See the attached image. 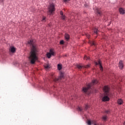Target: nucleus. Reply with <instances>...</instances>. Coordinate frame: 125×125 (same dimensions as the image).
<instances>
[{
    "label": "nucleus",
    "mask_w": 125,
    "mask_h": 125,
    "mask_svg": "<svg viewBox=\"0 0 125 125\" xmlns=\"http://www.w3.org/2000/svg\"><path fill=\"white\" fill-rule=\"evenodd\" d=\"M28 44H30L31 51L29 56V60L31 64H35L36 61L38 60V46L34 42L33 40H30L28 42Z\"/></svg>",
    "instance_id": "1"
},
{
    "label": "nucleus",
    "mask_w": 125,
    "mask_h": 125,
    "mask_svg": "<svg viewBox=\"0 0 125 125\" xmlns=\"http://www.w3.org/2000/svg\"><path fill=\"white\" fill-rule=\"evenodd\" d=\"M110 88L108 86H104V92L105 96L102 99V101L104 102H106V101H109L110 98L109 97H112V94L110 93Z\"/></svg>",
    "instance_id": "2"
},
{
    "label": "nucleus",
    "mask_w": 125,
    "mask_h": 125,
    "mask_svg": "<svg viewBox=\"0 0 125 125\" xmlns=\"http://www.w3.org/2000/svg\"><path fill=\"white\" fill-rule=\"evenodd\" d=\"M97 83H98V81L96 80H93L92 83L87 85V87L83 88V91L84 92H87V91L89 88H90L91 86H92V85H94L95 84H97Z\"/></svg>",
    "instance_id": "3"
},
{
    "label": "nucleus",
    "mask_w": 125,
    "mask_h": 125,
    "mask_svg": "<svg viewBox=\"0 0 125 125\" xmlns=\"http://www.w3.org/2000/svg\"><path fill=\"white\" fill-rule=\"evenodd\" d=\"M55 11V7L54 6V4L52 3L50 4L49 7H48V13L50 15H52L53 14V12Z\"/></svg>",
    "instance_id": "4"
},
{
    "label": "nucleus",
    "mask_w": 125,
    "mask_h": 125,
    "mask_svg": "<svg viewBox=\"0 0 125 125\" xmlns=\"http://www.w3.org/2000/svg\"><path fill=\"white\" fill-rule=\"evenodd\" d=\"M63 77H64V75L63 74V73H61L60 76L58 78H54L53 77V80L54 82H55V83H57V82H59V81H60L61 79H63Z\"/></svg>",
    "instance_id": "5"
},
{
    "label": "nucleus",
    "mask_w": 125,
    "mask_h": 125,
    "mask_svg": "<svg viewBox=\"0 0 125 125\" xmlns=\"http://www.w3.org/2000/svg\"><path fill=\"white\" fill-rule=\"evenodd\" d=\"M46 55L48 58H50L52 56H54V51L53 49H51L49 51V53H47Z\"/></svg>",
    "instance_id": "6"
},
{
    "label": "nucleus",
    "mask_w": 125,
    "mask_h": 125,
    "mask_svg": "<svg viewBox=\"0 0 125 125\" xmlns=\"http://www.w3.org/2000/svg\"><path fill=\"white\" fill-rule=\"evenodd\" d=\"M77 67L79 69L81 70V69H83V68H89L90 67V65L89 64H87L86 65H82L81 64H77Z\"/></svg>",
    "instance_id": "7"
},
{
    "label": "nucleus",
    "mask_w": 125,
    "mask_h": 125,
    "mask_svg": "<svg viewBox=\"0 0 125 125\" xmlns=\"http://www.w3.org/2000/svg\"><path fill=\"white\" fill-rule=\"evenodd\" d=\"M95 64L100 65V69L101 71H103V67H102V64H101V62H100V61L98 62H95Z\"/></svg>",
    "instance_id": "8"
},
{
    "label": "nucleus",
    "mask_w": 125,
    "mask_h": 125,
    "mask_svg": "<svg viewBox=\"0 0 125 125\" xmlns=\"http://www.w3.org/2000/svg\"><path fill=\"white\" fill-rule=\"evenodd\" d=\"M119 66L120 69H123L124 68V63H123V61H120L119 63Z\"/></svg>",
    "instance_id": "9"
},
{
    "label": "nucleus",
    "mask_w": 125,
    "mask_h": 125,
    "mask_svg": "<svg viewBox=\"0 0 125 125\" xmlns=\"http://www.w3.org/2000/svg\"><path fill=\"white\" fill-rule=\"evenodd\" d=\"M119 12L120 14H125V9L123 8H119Z\"/></svg>",
    "instance_id": "10"
},
{
    "label": "nucleus",
    "mask_w": 125,
    "mask_h": 125,
    "mask_svg": "<svg viewBox=\"0 0 125 125\" xmlns=\"http://www.w3.org/2000/svg\"><path fill=\"white\" fill-rule=\"evenodd\" d=\"M64 38L66 41H69V40L70 39V35H69V34L67 33H65L64 35Z\"/></svg>",
    "instance_id": "11"
},
{
    "label": "nucleus",
    "mask_w": 125,
    "mask_h": 125,
    "mask_svg": "<svg viewBox=\"0 0 125 125\" xmlns=\"http://www.w3.org/2000/svg\"><path fill=\"white\" fill-rule=\"evenodd\" d=\"M95 12H96V13H97V14H98L99 15H101V11H100V9L97 8Z\"/></svg>",
    "instance_id": "12"
},
{
    "label": "nucleus",
    "mask_w": 125,
    "mask_h": 125,
    "mask_svg": "<svg viewBox=\"0 0 125 125\" xmlns=\"http://www.w3.org/2000/svg\"><path fill=\"white\" fill-rule=\"evenodd\" d=\"M117 103L118 104H119V105H122V104H123V100H122V99H120L117 101Z\"/></svg>",
    "instance_id": "13"
},
{
    "label": "nucleus",
    "mask_w": 125,
    "mask_h": 125,
    "mask_svg": "<svg viewBox=\"0 0 125 125\" xmlns=\"http://www.w3.org/2000/svg\"><path fill=\"white\" fill-rule=\"evenodd\" d=\"M57 68H58V70L60 71V70H61V69H62V64H58L57 65Z\"/></svg>",
    "instance_id": "14"
},
{
    "label": "nucleus",
    "mask_w": 125,
    "mask_h": 125,
    "mask_svg": "<svg viewBox=\"0 0 125 125\" xmlns=\"http://www.w3.org/2000/svg\"><path fill=\"white\" fill-rule=\"evenodd\" d=\"M93 32H94L95 33V34H97V33H98V29H97V28L94 27L93 29Z\"/></svg>",
    "instance_id": "15"
},
{
    "label": "nucleus",
    "mask_w": 125,
    "mask_h": 125,
    "mask_svg": "<svg viewBox=\"0 0 125 125\" xmlns=\"http://www.w3.org/2000/svg\"><path fill=\"white\" fill-rule=\"evenodd\" d=\"M11 51L13 53H14V52H15V48L14 47H11Z\"/></svg>",
    "instance_id": "16"
},
{
    "label": "nucleus",
    "mask_w": 125,
    "mask_h": 125,
    "mask_svg": "<svg viewBox=\"0 0 125 125\" xmlns=\"http://www.w3.org/2000/svg\"><path fill=\"white\" fill-rule=\"evenodd\" d=\"M90 44H91L92 45H94V46H95V45H96V42H90Z\"/></svg>",
    "instance_id": "17"
},
{
    "label": "nucleus",
    "mask_w": 125,
    "mask_h": 125,
    "mask_svg": "<svg viewBox=\"0 0 125 125\" xmlns=\"http://www.w3.org/2000/svg\"><path fill=\"white\" fill-rule=\"evenodd\" d=\"M89 59V57H87L86 56H85L84 57V60H88Z\"/></svg>",
    "instance_id": "18"
},
{
    "label": "nucleus",
    "mask_w": 125,
    "mask_h": 125,
    "mask_svg": "<svg viewBox=\"0 0 125 125\" xmlns=\"http://www.w3.org/2000/svg\"><path fill=\"white\" fill-rule=\"evenodd\" d=\"M44 67L45 69H49V65H47V64L45 65L44 66Z\"/></svg>",
    "instance_id": "19"
},
{
    "label": "nucleus",
    "mask_w": 125,
    "mask_h": 125,
    "mask_svg": "<svg viewBox=\"0 0 125 125\" xmlns=\"http://www.w3.org/2000/svg\"><path fill=\"white\" fill-rule=\"evenodd\" d=\"M103 120L104 121H106L107 120V116H104L103 117Z\"/></svg>",
    "instance_id": "20"
},
{
    "label": "nucleus",
    "mask_w": 125,
    "mask_h": 125,
    "mask_svg": "<svg viewBox=\"0 0 125 125\" xmlns=\"http://www.w3.org/2000/svg\"><path fill=\"white\" fill-rule=\"evenodd\" d=\"M71 0H62L63 2H64V3H67L68 1H70Z\"/></svg>",
    "instance_id": "21"
},
{
    "label": "nucleus",
    "mask_w": 125,
    "mask_h": 125,
    "mask_svg": "<svg viewBox=\"0 0 125 125\" xmlns=\"http://www.w3.org/2000/svg\"><path fill=\"white\" fill-rule=\"evenodd\" d=\"M60 44H64V41L62 40L60 42Z\"/></svg>",
    "instance_id": "22"
},
{
    "label": "nucleus",
    "mask_w": 125,
    "mask_h": 125,
    "mask_svg": "<svg viewBox=\"0 0 125 125\" xmlns=\"http://www.w3.org/2000/svg\"><path fill=\"white\" fill-rule=\"evenodd\" d=\"M46 19V18L45 17H43L42 19V22H45V19Z\"/></svg>",
    "instance_id": "23"
},
{
    "label": "nucleus",
    "mask_w": 125,
    "mask_h": 125,
    "mask_svg": "<svg viewBox=\"0 0 125 125\" xmlns=\"http://www.w3.org/2000/svg\"><path fill=\"white\" fill-rule=\"evenodd\" d=\"M78 110L79 111H80L81 112H82V111H83V108L79 107Z\"/></svg>",
    "instance_id": "24"
},
{
    "label": "nucleus",
    "mask_w": 125,
    "mask_h": 125,
    "mask_svg": "<svg viewBox=\"0 0 125 125\" xmlns=\"http://www.w3.org/2000/svg\"><path fill=\"white\" fill-rule=\"evenodd\" d=\"M88 108H89V106H88V105H86L85 109L86 110H87V109H88Z\"/></svg>",
    "instance_id": "25"
},
{
    "label": "nucleus",
    "mask_w": 125,
    "mask_h": 125,
    "mask_svg": "<svg viewBox=\"0 0 125 125\" xmlns=\"http://www.w3.org/2000/svg\"><path fill=\"white\" fill-rule=\"evenodd\" d=\"M105 113H106V114H109V113H110V110H105Z\"/></svg>",
    "instance_id": "26"
},
{
    "label": "nucleus",
    "mask_w": 125,
    "mask_h": 125,
    "mask_svg": "<svg viewBox=\"0 0 125 125\" xmlns=\"http://www.w3.org/2000/svg\"><path fill=\"white\" fill-rule=\"evenodd\" d=\"M86 37L88 39H89V38H90V35H89V34H86Z\"/></svg>",
    "instance_id": "27"
},
{
    "label": "nucleus",
    "mask_w": 125,
    "mask_h": 125,
    "mask_svg": "<svg viewBox=\"0 0 125 125\" xmlns=\"http://www.w3.org/2000/svg\"><path fill=\"white\" fill-rule=\"evenodd\" d=\"M62 20H65V16H64V15L62 16Z\"/></svg>",
    "instance_id": "28"
},
{
    "label": "nucleus",
    "mask_w": 125,
    "mask_h": 125,
    "mask_svg": "<svg viewBox=\"0 0 125 125\" xmlns=\"http://www.w3.org/2000/svg\"><path fill=\"white\" fill-rule=\"evenodd\" d=\"M4 0H0V3H3V1Z\"/></svg>",
    "instance_id": "29"
},
{
    "label": "nucleus",
    "mask_w": 125,
    "mask_h": 125,
    "mask_svg": "<svg viewBox=\"0 0 125 125\" xmlns=\"http://www.w3.org/2000/svg\"><path fill=\"white\" fill-rule=\"evenodd\" d=\"M60 14H61V15H62V16H63V12L61 11L60 12Z\"/></svg>",
    "instance_id": "30"
},
{
    "label": "nucleus",
    "mask_w": 125,
    "mask_h": 125,
    "mask_svg": "<svg viewBox=\"0 0 125 125\" xmlns=\"http://www.w3.org/2000/svg\"><path fill=\"white\" fill-rule=\"evenodd\" d=\"M124 125H125V122L124 123Z\"/></svg>",
    "instance_id": "31"
}]
</instances>
